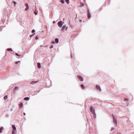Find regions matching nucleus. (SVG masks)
<instances>
[{"mask_svg":"<svg viewBox=\"0 0 134 134\" xmlns=\"http://www.w3.org/2000/svg\"><path fill=\"white\" fill-rule=\"evenodd\" d=\"M93 107L91 106L90 107V110L94 114V116L96 115L95 111L94 109H93Z\"/></svg>","mask_w":134,"mask_h":134,"instance_id":"f257e3e1","label":"nucleus"},{"mask_svg":"<svg viewBox=\"0 0 134 134\" xmlns=\"http://www.w3.org/2000/svg\"><path fill=\"white\" fill-rule=\"evenodd\" d=\"M12 127L13 129V130H12L13 132L12 134H15V131H16V127H15V125H12Z\"/></svg>","mask_w":134,"mask_h":134,"instance_id":"f03ea898","label":"nucleus"},{"mask_svg":"<svg viewBox=\"0 0 134 134\" xmlns=\"http://www.w3.org/2000/svg\"><path fill=\"white\" fill-rule=\"evenodd\" d=\"M64 23L62 21H60L58 23V26L60 27H62Z\"/></svg>","mask_w":134,"mask_h":134,"instance_id":"7ed1b4c3","label":"nucleus"},{"mask_svg":"<svg viewBox=\"0 0 134 134\" xmlns=\"http://www.w3.org/2000/svg\"><path fill=\"white\" fill-rule=\"evenodd\" d=\"M87 16L88 19H90L91 18V14L88 9L87 10Z\"/></svg>","mask_w":134,"mask_h":134,"instance_id":"20e7f679","label":"nucleus"},{"mask_svg":"<svg viewBox=\"0 0 134 134\" xmlns=\"http://www.w3.org/2000/svg\"><path fill=\"white\" fill-rule=\"evenodd\" d=\"M96 88L99 91H101V89L99 85H96Z\"/></svg>","mask_w":134,"mask_h":134,"instance_id":"39448f33","label":"nucleus"},{"mask_svg":"<svg viewBox=\"0 0 134 134\" xmlns=\"http://www.w3.org/2000/svg\"><path fill=\"white\" fill-rule=\"evenodd\" d=\"M77 77L78 79L79 80L81 81H83V78L80 75H77Z\"/></svg>","mask_w":134,"mask_h":134,"instance_id":"423d86ee","label":"nucleus"},{"mask_svg":"<svg viewBox=\"0 0 134 134\" xmlns=\"http://www.w3.org/2000/svg\"><path fill=\"white\" fill-rule=\"evenodd\" d=\"M68 27H66L65 25H64L63 26V27L62 29V31H63V30L65 29V30H66L67 29Z\"/></svg>","mask_w":134,"mask_h":134,"instance_id":"0eeeda50","label":"nucleus"},{"mask_svg":"<svg viewBox=\"0 0 134 134\" xmlns=\"http://www.w3.org/2000/svg\"><path fill=\"white\" fill-rule=\"evenodd\" d=\"M25 5L26 7V8L25 9V10L26 11L29 9V6L27 3H25Z\"/></svg>","mask_w":134,"mask_h":134,"instance_id":"6e6552de","label":"nucleus"},{"mask_svg":"<svg viewBox=\"0 0 134 134\" xmlns=\"http://www.w3.org/2000/svg\"><path fill=\"white\" fill-rule=\"evenodd\" d=\"M113 122L115 124H117V120L115 117H113Z\"/></svg>","mask_w":134,"mask_h":134,"instance_id":"1a4fd4ad","label":"nucleus"},{"mask_svg":"<svg viewBox=\"0 0 134 134\" xmlns=\"http://www.w3.org/2000/svg\"><path fill=\"white\" fill-rule=\"evenodd\" d=\"M38 82V81H32L30 83L31 84H34L36 83H37Z\"/></svg>","mask_w":134,"mask_h":134,"instance_id":"9d476101","label":"nucleus"},{"mask_svg":"<svg viewBox=\"0 0 134 134\" xmlns=\"http://www.w3.org/2000/svg\"><path fill=\"white\" fill-rule=\"evenodd\" d=\"M37 66L38 68H41V65L40 63H37Z\"/></svg>","mask_w":134,"mask_h":134,"instance_id":"9b49d317","label":"nucleus"},{"mask_svg":"<svg viewBox=\"0 0 134 134\" xmlns=\"http://www.w3.org/2000/svg\"><path fill=\"white\" fill-rule=\"evenodd\" d=\"M55 42L57 43L59 42V40L58 38H56L55 40Z\"/></svg>","mask_w":134,"mask_h":134,"instance_id":"f8f14e48","label":"nucleus"},{"mask_svg":"<svg viewBox=\"0 0 134 134\" xmlns=\"http://www.w3.org/2000/svg\"><path fill=\"white\" fill-rule=\"evenodd\" d=\"M39 92V91H38L37 92V91L36 92V91H35L34 93H33L32 95V96H34L35 95H36Z\"/></svg>","mask_w":134,"mask_h":134,"instance_id":"ddd939ff","label":"nucleus"},{"mask_svg":"<svg viewBox=\"0 0 134 134\" xmlns=\"http://www.w3.org/2000/svg\"><path fill=\"white\" fill-rule=\"evenodd\" d=\"M18 89V87H14V91L15 92H15V91L17 90Z\"/></svg>","mask_w":134,"mask_h":134,"instance_id":"4468645a","label":"nucleus"},{"mask_svg":"<svg viewBox=\"0 0 134 134\" xmlns=\"http://www.w3.org/2000/svg\"><path fill=\"white\" fill-rule=\"evenodd\" d=\"M24 99L25 100H29V97H26L24 98Z\"/></svg>","mask_w":134,"mask_h":134,"instance_id":"2eb2a0df","label":"nucleus"},{"mask_svg":"<svg viewBox=\"0 0 134 134\" xmlns=\"http://www.w3.org/2000/svg\"><path fill=\"white\" fill-rule=\"evenodd\" d=\"M23 106V104L22 103H21L19 104V107L20 108H22Z\"/></svg>","mask_w":134,"mask_h":134,"instance_id":"dca6fc26","label":"nucleus"},{"mask_svg":"<svg viewBox=\"0 0 134 134\" xmlns=\"http://www.w3.org/2000/svg\"><path fill=\"white\" fill-rule=\"evenodd\" d=\"M81 87L82 89H85V87H84L83 85V84H81Z\"/></svg>","mask_w":134,"mask_h":134,"instance_id":"f3484780","label":"nucleus"},{"mask_svg":"<svg viewBox=\"0 0 134 134\" xmlns=\"http://www.w3.org/2000/svg\"><path fill=\"white\" fill-rule=\"evenodd\" d=\"M3 129V128L2 127H1L0 128V133L2 132V131Z\"/></svg>","mask_w":134,"mask_h":134,"instance_id":"a211bd4d","label":"nucleus"},{"mask_svg":"<svg viewBox=\"0 0 134 134\" xmlns=\"http://www.w3.org/2000/svg\"><path fill=\"white\" fill-rule=\"evenodd\" d=\"M8 99V96L7 95H6L4 96V99L5 100H6Z\"/></svg>","mask_w":134,"mask_h":134,"instance_id":"6ab92c4d","label":"nucleus"},{"mask_svg":"<svg viewBox=\"0 0 134 134\" xmlns=\"http://www.w3.org/2000/svg\"><path fill=\"white\" fill-rule=\"evenodd\" d=\"M65 1L67 3V4H68L69 3V0H65Z\"/></svg>","mask_w":134,"mask_h":134,"instance_id":"aec40b11","label":"nucleus"},{"mask_svg":"<svg viewBox=\"0 0 134 134\" xmlns=\"http://www.w3.org/2000/svg\"><path fill=\"white\" fill-rule=\"evenodd\" d=\"M7 50L8 51H12V49H11V48H7Z\"/></svg>","mask_w":134,"mask_h":134,"instance_id":"412c9836","label":"nucleus"},{"mask_svg":"<svg viewBox=\"0 0 134 134\" xmlns=\"http://www.w3.org/2000/svg\"><path fill=\"white\" fill-rule=\"evenodd\" d=\"M60 1L62 4L64 3V0H61Z\"/></svg>","mask_w":134,"mask_h":134,"instance_id":"4be33fe9","label":"nucleus"},{"mask_svg":"<svg viewBox=\"0 0 134 134\" xmlns=\"http://www.w3.org/2000/svg\"><path fill=\"white\" fill-rule=\"evenodd\" d=\"M13 3L14 4V6L15 7L16 6L15 4H17V2L15 1H13Z\"/></svg>","mask_w":134,"mask_h":134,"instance_id":"5701e85b","label":"nucleus"},{"mask_svg":"<svg viewBox=\"0 0 134 134\" xmlns=\"http://www.w3.org/2000/svg\"><path fill=\"white\" fill-rule=\"evenodd\" d=\"M115 129V128L113 127H112L111 128L110 131H112L114 130Z\"/></svg>","mask_w":134,"mask_h":134,"instance_id":"b1692460","label":"nucleus"},{"mask_svg":"<svg viewBox=\"0 0 134 134\" xmlns=\"http://www.w3.org/2000/svg\"><path fill=\"white\" fill-rule=\"evenodd\" d=\"M35 30L33 29L32 31V32L33 34L35 33Z\"/></svg>","mask_w":134,"mask_h":134,"instance_id":"393cba45","label":"nucleus"},{"mask_svg":"<svg viewBox=\"0 0 134 134\" xmlns=\"http://www.w3.org/2000/svg\"><path fill=\"white\" fill-rule=\"evenodd\" d=\"M35 33H34L32 35H30V37H32L34 35H35Z\"/></svg>","mask_w":134,"mask_h":134,"instance_id":"a878e982","label":"nucleus"},{"mask_svg":"<svg viewBox=\"0 0 134 134\" xmlns=\"http://www.w3.org/2000/svg\"><path fill=\"white\" fill-rule=\"evenodd\" d=\"M53 45H50L49 48H50L51 49V48H53Z\"/></svg>","mask_w":134,"mask_h":134,"instance_id":"bb28decb","label":"nucleus"},{"mask_svg":"<svg viewBox=\"0 0 134 134\" xmlns=\"http://www.w3.org/2000/svg\"><path fill=\"white\" fill-rule=\"evenodd\" d=\"M15 55L17 56H20V55H19V54H18L17 53H16L15 54Z\"/></svg>","mask_w":134,"mask_h":134,"instance_id":"cd10ccee","label":"nucleus"},{"mask_svg":"<svg viewBox=\"0 0 134 134\" xmlns=\"http://www.w3.org/2000/svg\"><path fill=\"white\" fill-rule=\"evenodd\" d=\"M20 62V61H17V62H15V64H18V63H19Z\"/></svg>","mask_w":134,"mask_h":134,"instance_id":"c85d7f7f","label":"nucleus"},{"mask_svg":"<svg viewBox=\"0 0 134 134\" xmlns=\"http://www.w3.org/2000/svg\"><path fill=\"white\" fill-rule=\"evenodd\" d=\"M34 14L36 15L37 14V12H34Z\"/></svg>","mask_w":134,"mask_h":134,"instance_id":"c756f323","label":"nucleus"},{"mask_svg":"<svg viewBox=\"0 0 134 134\" xmlns=\"http://www.w3.org/2000/svg\"><path fill=\"white\" fill-rule=\"evenodd\" d=\"M81 7H83L84 6V4L83 3H81Z\"/></svg>","mask_w":134,"mask_h":134,"instance_id":"7c9ffc66","label":"nucleus"},{"mask_svg":"<svg viewBox=\"0 0 134 134\" xmlns=\"http://www.w3.org/2000/svg\"><path fill=\"white\" fill-rule=\"evenodd\" d=\"M35 39L36 40H38V36H36V37Z\"/></svg>","mask_w":134,"mask_h":134,"instance_id":"2f4dec72","label":"nucleus"},{"mask_svg":"<svg viewBox=\"0 0 134 134\" xmlns=\"http://www.w3.org/2000/svg\"><path fill=\"white\" fill-rule=\"evenodd\" d=\"M128 99L127 98H126L125 99V101H127L128 100Z\"/></svg>","mask_w":134,"mask_h":134,"instance_id":"473e14b6","label":"nucleus"},{"mask_svg":"<svg viewBox=\"0 0 134 134\" xmlns=\"http://www.w3.org/2000/svg\"><path fill=\"white\" fill-rule=\"evenodd\" d=\"M55 42V41H53L52 42V43L53 44H54V43Z\"/></svg>","mask_w":134,"mask_h":134,"instance_id":"72a5a7b5","label":"nucleus"},{"mask_svg":"<svg viewBox=\"0 0 134 134\" xmlns=\"http://www.w3.org/2000/svg\"><path fill=\"white\" fill-rule=\"evenodd\" d=\"M55 23V21H53V24H54Z\"/></svg>","mask_w":134,"mask_h":134,"instance_id":"f704fd0d","label":"nucleus"},{"mask_svg":"<svg viewBox=\"0 0 134 134\" xmlns=\"http://www.w3.org/2000/svg\"><path fill=\"white\" fill-rule=\"evenodd\" d=\"M23 114L24 115H25L26 114L25 113H24Z\"/></svg>","mask_w":134,"mask_h":134,"instance_id":"c9c22d12","label":"nucleus"},{"mask_svg":"<svg viewBox=\"0 0 134 134\" xmlns=\"http://www.w3.org/2000/svg\"><path fill=\"white\" fill-rule=\"evenodd\" d=\"M112 116L113 118V117H114V115L113 114H112Z\"/></svg>","mask_w":134,"mask_h":134,"instance_id":"e433bc0d","label":"nucleus"},{"mask_svg":"<svg viewBox=\"0 0 134 134\" xmlns=\"http://www.w3.org/2000/svg\"><path fill=\"white\" fill-rule=\"evenodd\" d=\"M71 57H72V54L71 53Z\"/></svg>","mask_w":134,"mask_h":134,"instance_id":"4c0bfd02","label":"nucleus"},{"mask_svg":"<svg viewBox=\"0 0 134 134\" xmlns=\"http://www.w3.org/2000/svg\"><path fill=\"white\" fill-rule=\"evenodd\" d=\"M82 21V20H80V21Z\"/></svg>","mask_w":134,"mask_h":134,"instance_id":"58836bf2","label":"nucleus"}]
</instances>
